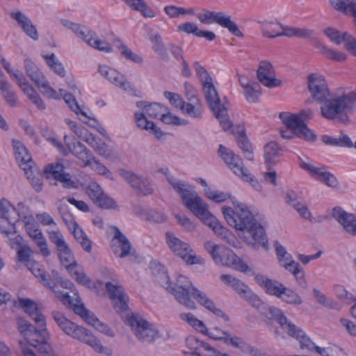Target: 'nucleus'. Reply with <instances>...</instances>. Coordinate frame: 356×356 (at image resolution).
Instances as JSON below:
<instances>
[{"label": "nucleus", "mask_w": 356, "mask_h": 356, "mask_svg": "<svg viewBox=\"0 0 356 356\" xmlns=\"http://www.w3.org/2000/svg\"><path fill=\"white\" fill-rule=\"evenodd\" d=\"M193 65L202 84L213 80L204 67L201 65L199 62L195 61Z\"/></svg>", "instance_id": "62"}, {"label": "nucleus", "mask_w": 356, "mask_h": 356, "mask_svg": "<svg viewBox=\"0 0 356 356\" xmlns=\"http://www.w3.org/2000/svg\"><path fill=\"white\" fill-rule=\"evenodd\" d=\"M132 10L139 11L145 17L152 18L155 16L154 12L147 5L143 0H122Z\"/></svg>", "instance_id": "42"}, {"label": "nucleus", "mask_w": 356, "mask_h": 356, "mask_svg": "<svg viewBox=\"0 0 356 356\" xmlns=\"http://www.w3.org/2000/svg\"><path fill=\"white\" fill-rule=\"evenodd\" d=\"M185 88L188 91L186 95L188 100L190 102L184 104L181 111L184 114L195 119H200L202 116L203 106L201 102L197 98L194 93L193 88L185 83Z\"/></svg>", "instance_id": "22"}, {"label": "nucleus", "mask_w": 356, "mask_h": 356, "mask_svg": "<svg viewBox=\"0 0 356 356\" xmlns=\"http://www.w3.org/2000/svg\"><path fill=\"white\" fill-rule=\"evenodd\" d=\"M165 240L170 249L187 264H204V259L197 256L190 245L181 241L172 232L165 233Z\"/></svg>", "instance_id": "11"}, {"label": "nucleus", "mask_w": 356, "mask_h": 356, "mask_svg": "<svg viewBox=\"0 0 356 356\" xmlns=\"http://www.w3.org/2000/svg\"><path fill=\"white\" fill-rule=\"evenodd\" d=\"M317 48L319 49L320 53L328 59L341 62L346 58V55L344 53L331 49L321 43L317 44Z\"/></svg>", "instance_id": "48"}, {"label": "nucleus", "mask_w": 356, "mask_h": 356, "mask_svg": "<svg viewBox=\"0 0 356 356\" xmlns=\"http://www.w3.org/2000/svg\"><path fill=\"white\" fill-rule=\"evenodd\" d=\"M218 153L222 159L236 175L245 181L250 182L252 187L256 191H261L262 186L261 184L251 177V175L248 172V170L245 168L243 161L238 156L236 155L232 150L222 145H220Z\"/></svg>", "instance_id": "9"}, {"label": "nucleus", "mask_w": 356, "mask_h": 356, "mask_svg": "<svg viewBox=\"0 0 356 356\" xmlns=\"http://www.w3.org/2000/svg\"><path fill=\"white\" fill-rule=\"evenodd\" d=\"M152 44V49L159 55V58L165 61L169 60V55L167 49L162 42L161 37L159 33H156L149 37Z\"/></svg>", "instance_id": "43"}, {"label": "nucleus", "mask_w": 356, "mask_h": 356, "mask_svg": "<svg viewBox=\"0 0 356 356\" xmlns=\"http://www.w3.org/2000/svg\"><path fill=\"white\" fill-rule=\"evenodd\" d=\"M69 140L70 138L67 136H64V141L68 147V152H72L76 158L81 160L83 163V166L91 164L90 161L92 159L93 155L90 150L80 142H74L71 144Z\"/></svg>", "instance_id": "29"}, {"label": "nucleus", "mask_w": 356, "mask_h": 356, "mask_svg": "<svg viewBox=\"0 0 356 356\" xmlns=\"http://www.w3.org/2000/svg\"><path fill=\"white\" fill-rule=\"evenodd\" d=\"M118 48L121 52L122 56H124L126 59L131 60L136 63L140 64L143 63V58L133 52L126 45L120 44Z\"/></svg>", "instance_id": "61"}, {"label": "nucleus", "mask_w": 356, "mask_h": 356, "mask_svg": "<svg viewBox=\"0 0 356 356\" xmlns=\"http://www.w3.org/2000/svg\"><path fill=\"white\" fill-rule=\"evenodd\" d=\"M0 232L8 236L16 233L15 227L10 216L9 219L0 218Z\"/></svg>", "instance_id": "59"}, {"label": "nucleus", "mask_w": 356, "mask_h": 356, "mask_svg": "<svg viewBox=\"0 0 356 356\" xmlns=\"http://www.w3.org/2000/svg\"><path fill=\"white\" fill-rule=\"evenodd\" d=\"M112 229L113 231V238L111 241L113 251L118 257L124 258L130 254L131 244L118 227L113 226Z\"/></svg>", "instance_id": "24"}, {"label": "nucleus", "mask_w": 356, "mask_h": 356, "mask_svg": "<svg viewBox=\"0 0 356 356\" xmlns=\"http://www.w3.org/2000/svg\"><path fill=\"white\" fill-rule=\"evenodd\" d=\"M261 29L264 36L275 38L280 36L282 24L277 22L264 21L259 22Z\"/></svg>", "instance_id": "41"}, {"label": "nucleus", "mask_w": 356, "mask_h": 356, "mask_svg": "<svg viewBox=\"0 0 356 356\" xmlns=\"http://www.w3.org/2000/svg\"><path fill=\"white\" fill-rule=\"evenodd\" d=\"M47 65L55 73L61 77L65 76V70L63 64L56 57L54 54H51L49 56H43Z\"/></svg>", "instance_id": "50"}, {"label": "nucleus", "mask_w": 356, "mask_h": 356, "mask_svg": "<svg viewBox=\"0 0 356 356\" xmlns=\"http://www.w3.org/2000/svg\"><path fill=\"white\" fill-rule=\"evenodd\" d=\"M57 250L58 252L60 261L66 268L70 270L72 267H76V263L74 260L73 254L67 244L58 249Z\"/></svg>", "instance_id": "44"}, {"label": "nucleus", "mask_w": 356, "mask_h": 356, "mask_svg": "<svg viewBox=\"0 0 356 356\" xmlns=\"http://www.w3.org/2000/svg\"><path fill=\"white\" fill-rule=\"evenodd\" d=\"M168 108L157 103L148 104L146 108V115L152 118L162 117L163 112H167Z\"/></svg>", "instance_id": "56"}, {"label": "nucleus", "mask_w": 356, "mask_h": 356, "mask_svg": "<svg viewBox=\"0 0 356 356\" xmlns=\"http://www.w3.org/2000/svg\"><path fill=\"white\" fill-rule=\"evenodd\" d=\"M197 17L204 24L216 23L222 28L227 29L232 35L238 37H243V33L239 30L237 24L232 20V17L224 12H216L204 10L197 13Z\"/></svg>", "instance_id": "12"}, {"label": "nucleus", "mask_w": 356, "mask_h": 356, "mask_svg": "<svg viewBox=\"0 0 356 356\" xmlns=\"http://www.w3.org/2000/svg\"><path fill=\"white\" fill-rule=\"evenodd\" d=\"M63 200H59L57 202L58 213L67 227H73L76 222L72 214L70 212L68 205L63 202Z\"/></svg>", "instance_id": "45"}, {"label": "nucleus", "mask_w": 356, "mask_h": 356, "mask_svg": "<svg viewBox=\"0 0 356 356\" xmlns=\"http://www.w3.org/2000/svg\"><path fill=\"white\" fill-rule=\"evenodd\" d=\"M90 161L91 162V164L87 165V166H90L99 175L105 176L111 179H113L112 172L104 164L101 163L98 160H96L94 156H92V159Z\"/></svg>", "instance_id": "57"}, {"label": "nucleus", "mask_w": 356, "mask_h": 356, "mask_svg": "<svg viewBox=\"0 0 356 356\" xmlns=\"http://www.w3.org/2000/svg\"><path fill=\"white\" fill-rule=\"evenodd\" d=\"M74 338L88 345L98 353H102L104 350V346L95 335H74Z\"/></svg>", "instance_id": "49"}, {"label": "nucleus", "mask_w": 356, "mask_h": 356, "mask_svg": "<svg viewBox=\"0 0 356 356\" xmlns=\"http://www.w3.org/2000/svg\"><path fill=\"white\" fill-rule=\"evenodd\" d=\"M10 15L12 19L17 22L18 26L27 36L35 41L38 40L39 34L36 26L26 15L20 10H17L11 12Z\"/></svg>", "instance_id": "27"}, {"label": "nucleus", "mask_w": 356, "mask_h": 356, "mask_svg": "<svg viewBox=\"0 0 356 356\" xmlns=\"http://www.w3.org/2000/svg\"><path fill=\"white\" fill-rule=\"evenodd\" d=\"M119 173L136 190L138 195L146 196L153 193V188L147 178L124 169H120Z\"/></svg>", "instance_id": "18"}, {"label": "nucleus", "mask_w": 356, "mask_h": 356, "mask_svg": "<svg viewBox=\"0 0 356 356\" xmlns=\"http://www.w3.org/2000/svg\"><path fill=\"white\" fill-rule=\"evenodd\" d=\"M181 317L183 320L187 321L192 327L201 334H205L207 332V328L203 322L196 318L191 314H184L181 315Z\"/></svg>", "instance_id": "55"}, {"label": "nucleus", "mask_w": 356, "mask_h": 356, "mask_svg": "<svg viewBox=\"0 0 356 356\" xmlns=\"http://www.w3.org/2000/svg\"><path fill=\"white\" fill-rule=\"evenodd\" d=\"M167 180L172 188L180 195L183 204L204 224L216 234L222 225L209 211V206L198 195L192 185L185 181L168 176Z\"/></svg>", "instance_id": "2"}, {"label": "nucleus", "mask_w": 356, "mask_h": 356, "mask_svg": "<svg viewBox=\"0 0 356 356\" xmlns=\"http://www.w3.org/2000/svg\"><path fill=\"white\" fill-rule=\"evenodd\" d=\"M194 299L209 311L211 312L216 316L224 318L225 320H228V317L226 314L220 309L217 308L213 301L210 299L205 293L197 290V289H193V296Z\"/></svg>", "instance_id": "34"}, {"label": "nucleus", "mask_w": 356, "mask_h": 356, "mask_svg": "<svg viewBox=\"0 0 356 356\" xmlns=\"http://www.w3.org/2000/svg\"><path fill=\"white\" fill-rule=\"evenodd\" d=\"M193 65L202 84L213 80L204 67L201 65L199 62L195 61Z\"/></svg>", "instance_id": "63"}, {"label": "nucleus", "mask_w": 356, "mask_h": 356, "mask_svg": "<svg viewBox=\"0 0 356 356\" xmlns=\"http://www.w3.org/2000/svg\"><path fill=\"white\" fill-rule=\"evenodd\" d=\"M186 346L193 350L191 353H201L202 350L209 352L212 354V350H216L211 347L208 343L199 339L196 335H188L186 339Z\"/></svg>", "instance_id": "39"}, {"label": "nucleus", "mask_w": 356, "mask_h": 356, "mask_svg": "<svg viewBox=\"0 0 356 356\" xmlns=\"http://www.w3.org/2000/svg\"><path fill=\"white\" fill-rule=\"evenodd\" d=\"M281 149L275 142L268 143L264 147V156L266 163L268 165H272L275 163V159L279 157L281 154Z\"/></svg>", "instance_id": "46"}, {"label": "nucleus", "mask_w": 356, "mask_h": 356, "mask_svg": "<svg viewBox=\"0 0 356 356\" xmlns=\"http://www.w3.org/2000/svg\"><path fill=\"white\" fill-rule=\"evenodd\" d=\"M274 246L281 266L294 275L299 286L304 289L307 288L305 274L300 265L293 259L291 254L286 251V248L278 241H275Z\"/></svg>", "instance_id": "10"}, {"label": "nucleus", "mask_w": 356, "mask_h": 356, "mask_svg": "<svg viewBox=\"0 0 356 356\" xmlns=\"http://www.w3.org/2000/svg\"><path fill=\"white\" fill-rule=\"evenodd\" d=\"M300 166L302 169L307 171L312 177L323 182L327 186L332 188L337 186L338 181L336 177L332 173L325 171L324 168H317L302 159H300Z\"/></svg>", "instance_id": "19"}, {"label": "nucleus", "mask_w": 356, "mask_h": 356, "mask_svg": "<svg viewBox=\"0 0 356 356\" xmlns=\"http://www.w3.org/2000/svg\"><path fill=\"white\" fill-rule=\"evenodd\" d=\"M280 118L286 128L295 132V135L298 138L312 142L316 140V134L308 128L298 115L284 112L280 114Z\"/></svg>", "instance_id": "13"}, {"label": "nucleus", "mask_w": 356, "mask_h": 356, "mask_svg": "<svg viewBox=\"0 0 356 356\" xmlns=\"http://www.w3.org/2000/svg\"><path fill=\"white\" fill-rule=\"evenodd\" d=\"M280 299L290 305H299L302 303L300 296L296 291L288 289L286 286L285 290L282 291Z\"/></svg>", "instance_id": "51"}, {"label": "nucleus", "mask_w": 356, "mask_h": 356, "mask_svg": "<svg viewBox=\"0 0 356 356\" xmlns=\"http://www.w3.org/2000/svg\"><path fill=\"white\" fill-rule=\"evenodd\" d=\"M216 234L220 236L227 243L234 247H237L239 243V241L234 235V234L223 226L220 229Z\"/></svg>", "instance_id": "60"}, {"label": "nucleus", "mask_w": 356, "mask_h": 356, "mask_svg": "<svg viewBox=\"0 0 356 356\" xmlns=\"http://www.w3.org/2000/svg\"><path fill=\"white\" fill-rule=\"evenodd\" d=\"M308 89L314 100L323 103L330 97L328 86L325 77L318 73H313L308 76Z\"/></svg>", "instance_id": "16"}, {"label": "nucleus", "mask_w": 356, "mask_h": 356, "mask_svg": "<svg viewBox=\"0 0 356 356\" xmlns=\"http://www.w3.org/2000/svg\"><path fill=\"white\" fill-rule=\"evenodd\" d=\"M13 147L17 161L20 168L28 174L27 169H31L33 163L32 159L25 146L17 140H13Z\"/></svg>", "instance_id": "30"}, {"label": "nucleus", "mask_w": 356, "mask_h": 356, "mask_svg": "<svg viewBox=\"0 0 356 356\" xmlns=\"http://www.w3.org/2000/svg\"><path fill=\"white\" fill-rule=\"evenodd\" d=\"M257 79L264 86L268 88L280 86L282 81L275 77V71L270 63L266 60L260 62L257 72Z\"/></svg>", "instance_id": "25"}, {"label": "nucleus", "mask_w": 356, "mask_h": 356, "mask_svg": "<svg viewBox=\"0 0 356 356\" xmlns=\"http://www.w3.org/2000/svg\"><path fill=\"white\" fill-rule=\"evenodd\" d=\"M24 224L28 235L40 248V253L44 257L49 256L50 251L48 248L47 240L44 237L41 230L38 229L35 218L33 216L25 217Z\"/></svg>", "instance_id": "17"}, {"label": "nucleus", "mask_w": 356, "mask_h": 356, "mask_svg": "<svg viewBox=\"0 0 356 356\" xmlns=\"http://www.w3.org/2000/svg\"><path fill=\"white\" fill-rule=\"evenodd\" d=\"M317 353L321 356H345L343 350L336 345H329L323 348H317Z\"/></svg>", "instance_id": "53"}, {"label": "nucleus", "mask_w": 356, "mask_h": 356, "mask_svg": "<svg viewBox=\"0 0 356 356\" xmlns=\"http://www.w3.org/2000/svg\"><path fill=\"white\" fill-rule=\"evenodd\" d=\"M314 32L313 30L305 28H295L288 26H282L280 36L293 37L300 38H313Z\"/></svg>", "instance_id": "37"}, {"label": "nucleus", "mask_w": 356, "mask_h": 356, "mask_svg": "<svg viewBox=\"0 0 356 356\" xmlns=\"http://www.w3.org/2000/svg\"><path fill=\"white\" fill-rule=\"evenodd\" d=\"M161 120L163 122L167 124L185 125L187 123L186 120H181L178 116L173 115L170 112H169L168 109L167 110V112H163Z\"/></svg>", "instance_id": "64"}, {"label": "nucleus", "mask_w": 356, "mask_h": 356, "mask_svg": "<svg viewBox=\"0 0 356 356\" xmlns=\"http://www.w3.org/2000/svg\"><path fill=\"white\" fill-rule=\"evenodd\" d=\"M44 173L47 177H52L56 181L63 184V187L67 188H76V184L72 180L69 173L65 172L63 164L60 162L51 163L46 166Z\"/></svg>", "instance_id": "23"}, {"label": "nucleus", "mask_w": 356, "mask_h": 356, "mask_svg": "<svg viewBox=\"0 0 356 356\" xmlns=\"http://www.w3.org/2000/svg\"><path fill=\"white\" fill-rule=\"evenodd\" d=\"M99 73L111 83L124 90L131 95L140 97V92L128 81L126 77L113 68L106 65H99Z\"/></svg>", "instance_id": "14"}, {"label": "nucleus", "mask_w": 356, "mask_h": 356, "mask_svg": "<svg viewBox=\"0 0 356 356\" xmlns=\"http://www.w3.org/2000/svg\"><path fill=\"white\" fill-rule=\"evenodd\" d=\"M19 305L32 318L36 325V332L46 330L44 316L39 310L35 302L29 298H19Z\"/></svg>", "instance_id": "21"}, {"label": "nucleus", "mask_w": 356, "mask_h": 356, "mask_svg": "<svg viewBox=\"0 0 356 356\" xmlns=\"http://www.w3.org/2000/svg\"><path fill=\"white\" fill-rule=\"evenodd\" d=\"M332 216L343 226L347 233L356 236V218L353 214L345 211L341 207H334Z\"/></svg>", "instance_id": "28"}, {"label": "nucleus", "mask_w": 356, "mask_h": 356, "mask_svg": "<svg viewBox=\"0 0 356 356\" xmlns=\"http://www.w3.org/2000/svg\"><path fill=\"white\" fill-rule=\"evenodd\" d=\"M261 95V87L257 82H252L251 86L244 90V95L248 102L254 103Z\"/></svg>", "instance_id": "52"}, {"label": "nucleus", "mask_w": 356, "mask_h": 356, "mask_svg": "<svg viewBox=\"0 0 356 356\" xmlns=\"http://www.w3.org/2000/svg\"><path fill=\"white\" fill-rule=\"evenodd\" d=\"M25 339L19 341L22 352L24 356H36L33 351L26 346L29 344L38 350L43 356H54L52 348L47 342V339L44 335H26Z\"/></svg>", "instance_id": "15"}, {"label": "nucleus", "mask_w": 356, "mask_h": 356, "mask_svg": "<svg viewBox=\"0 0 356 356\" xmlns=\"http://www.w3.org/2000/svg\"><path fill=\"white\" fill-rule=\"evenodd\" d=\"M202 90L209 108L219 120L224 131H231L232 133H234L232 130V122L227 113L228 107L225 104L221 103L213 80L202 84Z\"/></svg>", "instance_id": "7"}, {"label": "nucleus", "mask_w": 356, "mask_h": 356, "mask_svg": "<svg viewBox=\"0 0 356 356\" xmlns=\"http://www.w3.org/2000/svg\"><path fill=\"white\" fill-rule=\"evenodd\" d=\"M0 90L9 106L16 107L19 105L17 95L12 90L11 84L6 79L0 80Z\"/></svg>", "instance_id": "38"}, {"label": "nucleus", "mask_w": 356, "mask_h": 356, "mask_svg": "<svg viewBox=\"0 0 356 356\" xmlns=\"http://www.w3.org/2000/svg\"><path fill=\"white\" fill-rule=\"evenodd\" d=\"M286 199L287 203L293 207L297 211L302 209V207L307 206L298 194L293 191H289L286 193Z\"/></svg>", "instance_id": "58"}, {"label": "nucleus", "mask_w": 356, "mask_h": 356, "mask_svg": "<svg viewBox=\"0 0 356 356\" xmlns=\"http://www.w3.org/2000/svg\"><path fill=\"white\" fill-rule=\"evenodd\" d=\"M106 289L109 295L116 312L121 316L124 322L133 330L139 332L150 331L158 334L159 331L138 313H133L128 306L129 297L124 293L123 287L111 282L106 283Z\"/></svg>", "instance_id": "4"}, {"label": "nucleus", "mask_w": 356, "mask_h": 356, "mask_svg": "<svg viewBox=\"0 0 356 356\" xmlns=\"http://www.w3.org/2000/svg\"><path fill=\"white\" fill-rule=\"evenodd\" d=\"M222 213L227 223L241 232L240 236L253 249L262 247L268 250V241L264 228L257 220L246 205L240 203L234 209L223 207Z\"/></svg>", "instance_id": "1"}, {"label": "nucleus", "mask_w": 356, "mask_h": 356, "mask_svg": "<svg viewBox=\"0 0 356 356\" xmlns=\"http://www.w3.org/2000/svg\"><path fill=\"white\" fill-rule=\"evenodd\" d=\"M29 270L38 278L40 282L46 287L49 288L65 305L72 307L74 312L79 315L88 324L92 326L97 331L106 333L108 330L107 325L100 321L93 314L88 311L83 304L80 303V298L76 293H74L76 298H72L67 294H61L56 290V286H51V283L46 275L45 271L40 267V265L32 261L26 266Z\"/></svg>", "instance_id": "3"}, {"label": "nucleus", "mask_w": 356, "mask_h": 356, "mask_svg": "<svg viewBox=\"0 0 356 356\" xmlns=\"http://www.w3.org/2000/svg\"><path fill=\"white\" fill-rule=\"evenodd\" d=\"M321 107L322 115L329 120L335 119L338 115L347 113L356 106V92H351L323 102Z\"/></svg>", "instance_id": "8"}, {"label": "nucleus", "mask_w": 356, "mask_h": 356, "mask_svg": "<svg viewBox=\"0 0 356 356\" xmlns=\"http://www.w3.org/2000/svg\"><path fill=\"white\" fill-rule=\"evenodd\" d=\"M256 280L266 293L278 298H280L282 291L285 290V286L277 280L260 275L256 277Z\"/></svg>", "instance_id": "31"}, {"label": "nucleus", "mask_w": 356, "mask_h": 356, "mask_svg": "<svg viewBox=\"0 0 356 356\" xmlns=\"http://www.w3.org/2000/svg\"><path fill=\"white\" fill-rule=\"evenodd\" d=\"M52 316L58 325L65 334H85V328L67 320L60 312H53Z\"/></svg>", "instance_id": "33"}, {"label": "nucleus", "mask_w": 356, "mask_h": 356, "mask_svg": "<svg viewBox=\"0 0 356 356\" xmlns=\"http://www.w3.org/2000/svg\"><path fill=\"white\" fill-rule=\"evenodd\" d=\"M329 2L334 10L356 20V0H329Z\"/></svg>", "instance_id": "35"}, {"label": "nucleus", "mask_w": 356, "mask_h": 356, "mask_svg": "<svg viewBox=\"0 0 356 356\" xmlns=\"http://www.w3.org/2000/svg\"><path fill=\"white\" fill-rule=\"evenodd\" d=\"M268 311L271 318L275 319L283 330L288 332V334H300L302 332V330L298 328L293 323L289 321L280 309L270 307Z\"/></svg>", "instance_id": "32"}, {"label": "nucleus", "mask_w": 356, "mask_h": 356, "mask_svg": "<svg viewBox=\"0 0 356 356\" xmlns=\"http://www.w3.org/2000/svg\"><path fill=\"white\" fill-rule=\"evenodd\" d=\"M218 260L215 261V263L217 264L232 267L241 272H246L248 269V265L233 251L223 247L218 255Z\"/></svg>", "instance_id": "26"}, {"label": "nucleus", "mask_w": 356, "mask_h": 356, "mask_svg": "<svg viewBox=\"0 0 356 356\" xmlns=\"http://www.w3.org/2000/svg\"><path fill=\"white\" fill-rule=\"evenodd\" d=\"M68 229L72 231L74 238L81 244L83 249L88 252H90L92 243L78 224L75 222L74 226L68 227Z\"/></svg>", "instance_id": "40"}, {"label": "nucleus", "mask_w": 356, "mask_h": 356, "mask_svg": "<svg viewBox=\"0 0 356 356\" xmlns=\"http://www.w3.org/2000/svg\"><path fill=\"white\" fill-rule=\"evenodd\" d=\"M24 66L28 76L38 88L43 89L42 92L45 97L49 99H58L63 96V99L72 111L77 115L81 114L84 117L88 118L86 113L80 108L74 96L71 94L65 93L63 89H59V91L57 92L51 88L43 73L33 62L30 59H26L24 60Z\"/></svg>", "instance_id": "5"}, {"label": "nucleus", "mask_w": 356, "mask_h": 356, "mask_svg": "<svg viewBox=\"0 0 356 356\" xmlns=\"http://www.w3.org/2000/svg\"><path fill=\"white\" fill-rule=\"evenodd\" d=\"M324 33L332 42L337 44H339L341 42H344L346 49H347V47L348 46V38L352 37V35L348 33H343L341 34L339 31L331 27L325 29Z\"/></svg>", "instance_id": "47"}, {"label": "nucleus", "mask_w": 356, "mask_h": 356, "mask_svg": "<svg viewBox=\"0 0 356 356\" xmlns=\"http://www.w3.org/2000/svg\"><path fill=\"white\" fill-rule=\"evenodd\" d=\"M238 131L235 133L236 142L238 147L243 152L245 156L247 159L250 161H253L254 155L252 151V147L250 143L245 134V129L244 127L240 125L237 127Z\"/></svg>", "instance_id": "36"}, {"label": "nucleus", "mask_w": 356, "mask_h": 356, "mask_svg": "<svg viewBox=\"0 0 356 356\" xmlns=\"http://www.w3.org/2000/svg\"><path fill=\"white\" fill-rule=\"evenodd\" d=\"M86 193L94 203L104 193L102 187L95 181H90L86 187Z\"/></svg>", "instance_id": "54"}, {"label": "nucleus", "mask_w": 356, "mask_h": 356, "mask_svg": "<svg viewBox=\"0 0 356 356\" xmlns=\"http://www.w3.org/2000/svg\"><path fill=\"white\" fill-rule=\"evenodd\" d=\"M154 268H158L159 271H161L158 277L161 285L172 293L181 305L190 309H195V303L191 299V297L193 296V289L195 288L192 286L191 281L186 276L179 275L177 277L176 283L172 286L169 276L165 271L164 266L160 264H154V266L152 265L151 268L153 271Z\"/></svg>", "instance_id": "6"}, {"label": "nucleus", "mask_w": 356, "mask_h": 356, "mask_svg": "<svg viewBox=\"0 0 356 356\" xmlns=\"http://www.w3.org/2000/svg\"><path fill=\"white\" fill-rule=\"evenodd\" d=\"M213 339L215 340H222L226 344L238 348L242 352L248 353L250 356H271L263 350L245 343L241 338L237 336L230 337V335H225L223 337H213Z\"/></svg>", "instance_id": "20"}]
</instances>
